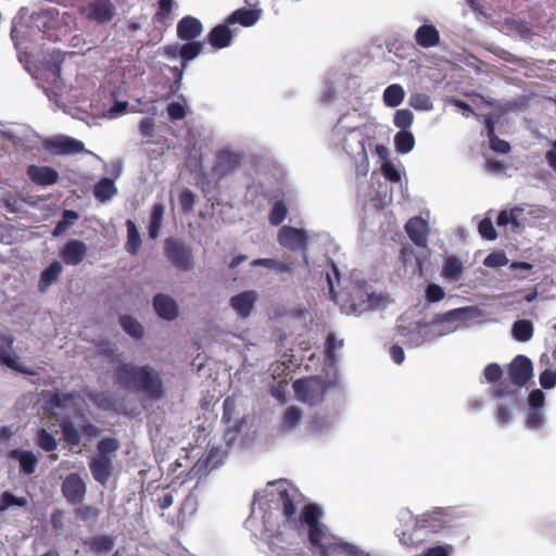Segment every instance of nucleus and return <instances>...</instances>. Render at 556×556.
<instances>
[{"label":"nucleus","instance_id":"338daca9","mask_svg":"<svg viewBox=\"0 0 556 556\" xmlns=\"http://www.w3.org/2000/svg\"><path fill=\"white\" fill-rule=\"evenodd\" d=\"M511 419L509 409L504 405H498L496 410V421L500 425H507Z\"/></svg>","mask_w":556,"mask_h":556},{"label":"nucleus","instance_id":"5fc2aeb1","mask_svg":"<svg viewBox=\"0 0 556 556\" xmlns=\"http://www.w3.org/2000/svg\"><path fill=\"white\" fill-rule=\"evenodd\" d=\"M64 517H65V510L62 508H55L53 509L50 522L54 531L61 532L64 530Z\"/></svg>","mask_w":556,"mask_h":556},{"label":"nucleus","instance_id":"6ab92c4d","mask_svg":"<svg viewBox=\"0 0 556 556\" xmlns=\"http://www.w3.org/2000/svg\"><path fill=\"white\" fill-rule=\"evenodd\" d=\"M153 306L160 317L173 320L178 316V306L169 295L159 293L153 299Z\"/></svg>","mask_w":556,"mask_h":556},{"label":"nucleus","instance_id":"2f4dec72","mask_svg":"<svg viewBox=\"0 0 556 556\" xmlns=\"http://www.w3.org/2000/svg\"><path fill=\"white\" fill-rule=\"evenodd\" d=\"M164 216V205L162 203H155L152 207L149 224V236L151 239L159 237L162 222Z\"/></svg>","mask_w":556,"mask_h":556},{"label":"nucleus","instance_id":"37998d69","mask_svg":"<svg viewBox=\"0 0 556 556\" xmlns=\"http://www.w3.org/2000/svg\"><path fill=\"white\" fill-rule=\"evenodd\" d=\"M410 106L418 111H429L432 109L431 98L421 92L412 93L408 100Z\"/></svg>","mask_w":556,"mask_h":556},{"label":"nucleus","instance_id":"aec40b11","mask_svg":"<svg viewBox=\"0 0 556 556\" xmlns=\"http://www.w3.org/2000/svg\"><path fill=\"white\" fill-rule=\"evenodd\" d=\"M206 40L214 49H224L230 46L232 41V31L226 22L225 24H218L211 29Z\"/></svg>","mask_w":556,"mask_h":556},{"label":"nucleus","instance_id":"412c9836","mask_svg":"<svg viewBox=\"0 0 556 556\" xmlns=\"http://www.w3.org/2000/svg\"><path fill=\"white\" fill-rule=\"evenodd\" d=\"M415 41L425 49L435 47L440 42V33L434 25L424 24L417 28Z\"/></svg>","mask_w":556,"mask_h":556},{"label":"nucleus","instance_id":"423d86ee","mask_svg":"<svg viewBox=\"0 0 556 556\" xmlns=\"http://www.w3.org/2000/svg\"><path fill=\"white\" fill-rule=\"evenodd\" d=\"M80 13L86 20L103 25L114 18L116 8L112 0H90L81 8Z\"/></svg>","mask_w":556,"mask_h":556},{"label":"nucleus","instance_id":"0eeeda50","mask_svg":"<svg viewBox=\"0 0 556 556\" xmlns=\"http://www.w3.org/2000/svg\"><path fill=\"white\" fill-rule=\"evenodd\" d=\"M278 243L290 250L303 252V261L308 264L307 256V235L304 229L294 228L291 226H282L278 231Z\"/></svg>","mask_w":556,"mask_h":556},{"label":"nucleus","instance_id":"f03ea898","mask_svg":"<svg viewBox=\"0 0 556 556\" xmlns=\"http://www.w3.org/2000/svg\"><path fill=\"white\" fill-rule=\"evenodd\" d=\"M321 510L316 504H306L300 515V520L308 527V541L309 543L319 548L323 556H327L329 549L337 555L344 556H361L362 553L357 551L352 544L340 542L326 546L324 541L327 538V529L320 522Z\"/></svg>","mask_w":556,"mask_h":556},{"label":"nucleus","instance_id":"052dcab7","mask_svg":"<svg viewBox=\"0 0 556 556\" xmlns=\"http://www.w3.org/2000/svg\"><path fill=\"white\" fill-rule=\"evenodd\" d=\"M167 114L172 121H179L186 117V109L179 102H172L167 105Z\"/></svg>","mask_w":556,"mask_h":556},{"label":"nucleus","instance_id":"a19ab883","mask_svg":"<svg viewBox=\"0 0 556 556\" xmlns=\"http://www.w3.org/2000/svg\"><path fill=\"white\" fill-rule=\"evenodd\" d=\"M28 501L25 497H17L9 491H5L0 496V513L7 510L11 506H27Z\"/></svg>","mask_w":556,"mask_h":556},{"label":"nucleus","instance_id":"c9c22d12","mask_svg":"<svg viewBox=\"0 0 556 556\" xmlns=\"http://www.w3.org/2000/svg\"><path fill=\"white\" fill-rule=\"evenodd\" d=\"M121 443L116 438L105 437L97 443V456L112 457L119 450Z\"/></svg>","mask_w":556,"mask_h":556},{"label":"nucleus","instance_id":"b1692460","mask_svg":"<svg viewBox=\"0 0 556 556\" xmlns=\"http://www.w3.org/2000/svg\"><path fill=\"white\" fill-rule=\"evenodd\" d=\"M117 193V188L111 178H101L93 187V195L100 202L111 200Z\"/></svg>","mask_w":556,"mask_h":556},{"label":"nucleus","instance_id":"2eb2a0df","mask_svg":"<svg viewBox=\"0 0 556 556\" xmlns=\"http://www.w3.org/2000/svg\"><path fill=\"white\" fill-rule=\"evenodd\" d=\"M28 178L38 186H52L59 181V173L51 166L28 165L26 169Z\"/></svg>","mask_w":556,"mask_h":556},{"label":"nucleus","instance_id":"ea45409f","mask_svg":"<svg viewBox=\"0 0 556 556\" xmlns=\"http://www.w3.org/2000/svg\"><path fill=\"white\" fill-rule=\"evenodd\" d=\"M354 130L349 131V135L343 140L344 150L351 155H366V147L364 137L361 136L356 140V147H353L351 140L354 139Z\"/></svg>","mask_w":556,"mask_h":556},{"label":"nucleus","instance_id":"69168bd1","mask_svg":"<svg viewBox=\"0 0 556 556\" xmlns=\"http://www.w3.org/2000/svg\"><path fill=\"white\" fill-rule=\"evenodd\" d=\"M0 364L5 365L11 369L23 371L20 369L16 358L7 353L2 346H0Z\"/></svg>","mask_w":556,"mask_h":556},{"label":"nucleus","instance_id":"6e6552de","mask_svg":"<svg viewBox=\"0 0 556 556\" xmlns=\"http://www.w3.org/2000/svg\"><path fill=\"white\" fill-rule=\"evenodd\" d=\"M61 493L71 505H79L87 493V484L78 472L68 473L61 484Z\"/></svg>","mask_w":556,"mask_h":556},{"label":"nucleus","instance_id":"49530a36","mask_svg":"<svg viewBox=\"0 0 556 556\" xmlns=\"http://www.w3.org/2000/svg\"><path fill=\"white\" fill-rule=\"evenodd\" d=\"M195 203V195L190 189H184L179 194V204L184 213H190Z\"/></svg>","mask_w":556,"mask_h":556},{"label":"nucleus","instance_id":"20e7f679","mask_svg":"<svg viewBox=\"0 0 556 556\" xmlns=\"http://www.w3.org/2000/svg\"><path fill=\"white\" fill-rule=\"evenodd\" d=\"M80 419L81 422L79 427H77L75 422L68 417L63 418L60 422L63 440L71 447L79 445L83 435L91 440L97 438L101 432V429L93 425L84 415L80 416Z\"/></svg>","mask_w":556,"mask_h":556},{"label":"nucleus","instance_id":"774afa93","mask_svg":"<svg viewBox=\"0 0 556 556\" xmlns=\"http://www.w3.org/2000/svg\"><path fill=\"white\" fill-rule=\"evenodd\" d=\"M390 356L395 364H402L405 358L404 350L400 345L393 344L390 348Z\"/></svg>","mask_w":556,"mask_h":556},{"label":"nucleus","instance_id":"e2e57ef3","mask_svg":"<svg viewBox=\"0 0 556 556\" xmlns=\"http://www.w3.org/2000/svg\"><path fill=\"white\" fill-rule=\"evenodd\" d=\"M382 175L390 180L391 182H399L401 180V175L399 170L391 163H384L381 167Z\"/></svg>","mask_w":556,"mask_h":556},{"label":"nucleus","instance_id":"f704fd0d","mask_svg":"<svg viewBox=\"0 0 556 556\" xmlns=\"http://www.w3.org/2000/svg\"><path fill=\"white\" fill-rule=\"evenodd\" d=\"M486 135L490 141V148L502 154H507L510 151V144L501 138H498L494 131V125L491 121H488Z\"/></svg>","mask_w":556,"mask_h":556},{"label":"nucleus","instance_id":"09e8293b","mask_svg":"<svg viewBox=\"0 0 556 556\" xmlns=\"http://www.w3.org/2000/svg\"><path fill=\"white\" fill-rule=\"evenodd\" d=\"M508 260L504 252H492L483 261L486 267L497 268L505 266Z\"/></svg>","mask_w":556,"mask_h":556},{"label":"nucleus","instance_id":"c756f323","mask_svg":"<svg viewBox=\"0 0 556 556\" xmlns=\"http://www.w3.org/2000/svg\"><path fill=\"white\" fill-rule=\"evenodd\" d=\"M405 97L403 87L399 84L388 86L383 91V102L387 106L395 108L400 105Z\"/></svg>","mask_w":556,"mask_h":556},{"label":"nucleus","instance_id":"c03bdc74","mask_svg":"<svg viewBox=\"0 0 556 556\" xmlns=\"http://www.w3.org/2000/svg\"><path fill=\"white\" fill-rule=\"evenodd\" d=\"M414 121V114L408 109H401L394 113L393 123L401 130L409 128Z\"/></svg>","mask_w":556,"mask_h":556},{"label":"nucleus","instance_id":"393cba45","mask_svg":"<svg viewBox=\"0 0 556 556\" xmlns=\"http://www.w3.org/2000/svg\"><path fill=\"white\" fill-rule=\"evenodd\" d=\"M13 457H17L20 462V471L25 475H33L38 465V458L30 451H13Z\"/></svg>","mask_w":556,"mask_h":556},{"label":"nucleus","instance_id":"79ce46f5","mask_svg":"<svg viewBox=\"0 0 556 556\" xmlns=\"http://www.w3.org/2000/svg\"><path fill=\"white\" fill-rule=\"evenodd\" d=\"M288 208L283 201H276L273 205L268 219L273 226L280 225L287 217Z\"/></svg>","mask_w":556,"mask_h":556},{"label":"nucleus","instance_id":"f3484780","mask_svg":"<svg viewBox=\"0 0 556 556\" xmlns=\"http://www.w3.org/2000/svg\"><path fill=\"white\" fill-rule=\"evenodd\" d=\"M203 31L201 21L194 16H184L177 24V37L180 40H195Z\"/></svg>","mask_w":556,"mask_h":556},{"label":"nucleus","instance_id":"603ef678","mask_svg":"<svg viewBox=\"0 0 556 556\" xmlns=\"http://www.w3.org/2000/svg\"><path fill=\"white\" fill-rule=\"evenodd\" d=\"M236 412V401L231 396H227L223 403V416L222 421L229 425Z\"/></svg>","mask_w":556,"mask_h":556},{"label":"nucleus","instance_id":"e433bc0d","mask_svg":"<svg viewBox=\"0 0 556 556\" xmlns=\"http://www.w3.org/2000/svg\"><path fill=\"white\" fill-rule=\"evenodd\" d=\"M74 514L83 522L94 523L100 516V509L93 505H79L74 509Z\"/></svg>","mask_w":556,"mask_h":556},{"label":"nucleus","instance_id":"ddd939ff","mask_svg":"<svg viewBox=\"0 0 556 556\" xmlns=\"http://www.w3.org/2000/svg\"><path fill=\"white\" fill-rule=\"evenodd\" d=\"M87 250V244L84 241L71 239L62 248L60 256L66 265L76 266L85 260Z\"/></svg>","mask_w":556,"mask_h":556},{"label":"nucleus","instance_id":"72a5a7b5","mask_svg":"<svg viewBox=\"0 0 556 556\" xmlns=\"http://www.w3.org/2000/svg\"><path fill=\"white\" fill-rule=\"evenodd\" d=\"M303 417L302 410L296 406H289L282 417L281 428L285 431H290L296 428Z\"/></svg>","mask_w":556,"mask_h":556},{"label":"nucleus","instance_id":"1a4fd4ad","mask_svg":"<svg viewBox=\"0 0 556 556\" xmlns=\"http://www.w3.org/2000/svg\"><path fill=\"white\" fill-rule=\"evenodd\" d=\"M507 374L510 382L516 388L525 387L533 376L532 362L526 355H517L509 363Z\"/></svg>","mask_w":556,"mask_h":556},{"label":"nucleus","instance_id":"4c0bfd02","mask_svg":"<svg viewBox=\"0 0 556 556\" xmlns=\"http://www.w3.org/2000/svg\"><path fill=\"white\" fill-rule=\"evenodd\" d=\"M114 547V539L108 535H98L90 541V551L96 554L110 553Z\"/></svg>","mask_w":556,"mask_h":556},{"label":"nucleus","instance_id":"f8f14e48","mask_svg":"<svg viewBox=\"0 0 556 556\" xmlns=\"http://www.w3.org/2000/svg\"><path fill=\"white\" fill-rule=\"evenodd\" d=\"M242 156L239 153L220 150L216 153V160L212 167V172L219 179L233 173L241 164Z\"/></svg>","mask_w":556,"mask_h":556},{"label":"nucleus","instance_id":"473e14b6","mask_svg":"<svg viewBox=\"0 0 556 556\" xmlns=\"http://www.w3.org/2000/svg\"><path fill=\"white\" fill-rule=\"evenodd\" d=\"M394 146L397 153L406 154L414 149L415 137L410 131L401 130L394 136Z\"/></svg>","mask_w":556,"mask_h":556},{"label":"nucleus","instance_id":"c85d7f7f","mask_svg":"<svg viewBox=\"0 0 556 556\" xmlns=\"http://www.w3.org/2000/svg\"><path fill=\"white\" fill-rule=\"evenodd\" d=\"M464 267L462 262L454 255L446 257L442 275L450 280L457 281L462 277Z\"/></svg>","mask_w":556,"mask_h":556},{"label":"nucleus","instance_id":"0e129e2a","mask_svg":"<svg viewBox=\"0 0 556 556\" xmlns=\"http://www.w3.org/2000/svg\"><path fill=\"white\" fill-rule=\"evenodd\" d=\"M155 122L153 117H143L139 123V130L144 137H152L154 132Z\"/></svg>","mask_w":556,"mask_h":556},{"label":"nucleus","instance_id":"4468645a","mask_svg":"<svg viewBox=\"0 0 556 556\" xmlns=\"http://www.w3.org/2000/svg\"><path fill=\"white\" fill-rule=\"evenodd\" d=\"M408 238L419 248H426L428 243L429 226L420 216L412 217L405 224Z\"/></svg>","mask_w":556,"mask_h":556},{"label":"nucleus","instance_id":"3c124183","mask_svg":"<svg viewBox=\"0 0 556 556\" xmlns=\"http://www.w3.org/2000/svg\"><path fill=\"white\" fill-rule=\"evenodd\" d=\"M483 374L488 382L495 383L501 380L503 376V369L498 364L491 363L485 366Z\"/></svg>","mask_w":556,"mask_h":556},{"label":"nucleus","instance_id":"bb28decb","mask_svg":"<svg viewBox=\"0 0 556 556\" xmlns=\"http://www.w3.org/2000/svg\"><path fill=\"white\" fill-rule=\"evenodd\" d=\"M533 324L528 319L516 320L511 328V333L515 340L519 342H527L533 337Z\"/></svg>","mask_w":556,"mask_h":556},{"label":"nucleus","instance_id":"9b49d317","mask_svg":"<svg viewBox=\"0 0 556 556\" xmlns=\"http://www.w3.org/2000/svg\"><path fill=\"white\" fill-rule=\"evenodd\" d=\"M43 147L55 155H71L85 151L84 142L67 136L47 139L43 142Z\"/></svg>","mask_w":556,"mask_h":556},{"label":"nucleus","instance_id":"de8ad7c7","mask_svg":"<svg viewBox=\"0 0 556 556\" xmlns=\"http://www.w3.org/2000/svg\"><path fill=\"white\" fill-rule=\"evenodd\" d=\"M478 230L481 237L486 240H495L497 237V232L490 218H483L478 225Z\"/></svg>","mask_w":556,"mask_h":556},{"label":"nucleus","instance_id":"bf43d9fd","mask_svg":"<svg viewBox=\"0 0 556 556\" xmlns=\"http://www.w3.org/2000/svg\"><path fill=\"white\" fill-rule=\"evenodd\" d=\"M74 400L73 393H60L55 392L51 399L50 403L58 408H64L66 405Z\"/></svg>","mask_w":556,"mask_h":556},{"label":"nucleus","instance_id":"58836bf2","mask_svg":"<svg viewBox=\"0 0 556 556\" xmlns=\"http://www.w3.org/2000/svg\"><path fill=\"white\" fill-rule=\"evenodd\" d=\"M173 0H159V10L153 15V23L165 26L173 11Z\"/></svg>","mask_w":556,"mask_h":556},{"label":"nucleus","instance_id":"4be33fe9","mask_svg":"<svg viewBox=\"0 0 556 556\" xmlns=\"http://www.w3.org/2000/svg\"><path fill=\"white\" fill-rule=\"evenodd\" d=\"M260 20V11L252 9H238L233 11L227 18L228 25L240 24L244 27L254 25Z\"/></svg>","mask_w":556,"mask_h":556},{"label":"nucleus","instance_id":"680f3d73","mask_svg":"<svg viewBox=\"0 0 556 556\" xmlns=\"http://www.w3.org/2000/svg\"><path fill=\"white\" fill-rule=\"evenodd\" d=\"M503 396H510L513 399V402H517V390H514L510 388V386L503 381L500 382L497 388L494 391V397H503Z\"/></svg>","mask_w":556,"mask_h":556},{"label":"nucleus","instance_id":"cd10ccee","mask_svg":"<svg viewBox=\"0 0 556 556\" xmlns=\"http://www.w3.org/2000/svg\"><path fill=\"white\" fill-rule=\"evenodd\" d=\"M203 50V42L189 40L184 43L179 49V56L181 58L182 67H187L189 61L195 59Z\"/></svg>","mask_w":556,"mask_h":556},{"label":"nucleus","instance_id":"dca6fc26","mask_svg":"<svg viewBox=\"0 0 556 556\" xmlns=\"http://www.w3.org/2000/svg\"><path fill=\"white\" fill-rule=\"evenodd\" d=\"M89 469L98 483L106 485L113 473V459L112 457L94 456L89 462Z\"/></svg>","mask_w":556,"mask_h":556},{"label":"nucleus","instance_id":"864d4df0","mask_svg":"<svg viewBox=\"0 0 556 556\" xmlns=\"http://www.w3.org/2000/svg\"><path fill=\"white\" fill-rule=\"evenodd\" d=\"M544 418L541 409H531L528 413L526 426L529 429H540L543 426Z\"/></svg>","mask_w":556,"mask_h":556},{"label":"nucleus","instance_id":"39448f33","mask_svg":"<svg viewBox=\"0 0 556 556\" xmlns=\"http://www.w3.org/2000/svg\"><path fill=\"white\" fill-rule=\"evenodd\" d=\"M164 254L167 261L180 271H189L194 266L191 248L179 239L167 238L164 241Z\"/></svg>","mask_w":556,"mask_h":556},{"label":"nucleus","instance_id":"a18cd8bd","mask_svg":"<svg viewBox=\"0 0 556 556\" xmlns=\"http://www.w3.org/2000/svg\"><path fill=\"white\" fill-rule=\"evenodd\" d=\"M37 444L46 452H53L58 446V442L53 434L46 429L39 430L37 435Z\"/></svg>","mask_w":556,"mask_h":556},{"label":"nucleus","instance_id":"9d476101","mask_svg":"<svg viewBox=\"0 0 556 556\" xmlns=\"http://www.w3.org/2000/svg\"><path fill=\"white\" fill-rule=\"evenodd\" d=\"M277 504L288 522H296L298 506L302 502V495L295 489H279Z\"/></svg>","mask_w":556,"mask_h":556},{"label":"nucleus","instance_id":"7ed1b4c3","mask_svg":"<svg viewBox=\"0 0 556 556\" xmlns=\"http://www.w3.org/2000/svg\"><path fill=\"white\" fill-rule=\"evenodd\" d=\"M330 383L318 376L298 379L293 382V390L299 401L311 406L321 403Z\"/></svg>","mask_w":556,"mask_h":556},{"label":"nucleus","instance_id":"a878e982","mask_svg":"<svg viewBox=\"0 0 556 556\" xmlns=\"http://www.w3.org/2000/svg\"><path fill=\"white\" fill-rule=\"evenodd\" d=\"M123 330L134 339H141L144 334L142 325L130 315H121L118 318Z\"/></svg>","mask_w":556,"mask_h":556},{"label":"nucleus","instance_id":"5701e85b","mask_svg":"<svg viewBox=\"0 0 556 556\" xmlns=\"http://www.w3.org/2000/svg\"><path fill=\"white\" fill-rule=\"evenodd\" d=\"M62 271V264L59 261H53L40 275L38 283L39 291L46 292L48 288L59 279Z\"/></svg>","mask_w":556,"mask_h":556},{"label":"nucleus","instance_id":"4d7b16f0","mask_svg":"<svg viewBox=\"0 0 556 556\" xmlns=\"http://www.w3.org/2000/svg\"><path fill=\"white\" fill-rule=\"evenodd\" d=\"M540 384L544 389H552L556 386V371L553 369H545L540 374Z\"/></svg>","mask_w":556,"mask_h":556},{"label":"nucleus","instance_id":"13d9d810","mask_svg":"<svg viewBox=\"0 0 556 556\" xmlns=\"http://www.w3.org/2000/svg\"><path fill=\"white\" fill-rule=\"evenodd\" d=\"M98 354L109 359L116 357L117 348L110 341H102L97 345Z\"/></svg>","mask_w":556,"mask_h":556},{"label":"nucleus","instance_id":"6e6d98bb","mask_svg":"<svg viewBox=\"0 0 556 556\" xmlns=\"http://www.w3.org/2000/svg\"><path fill=\"white\" fill-rule=\"evenodd\" d=\"M528 403L531 409H541L545 403V395L543 391L536 389L530 392Z\"/></svg>","mask_w":556,"mask_h":556},{"label":"nucleus","instance_id":"7c9ffc66","mask_svg":"<svg viewBox=\"0 0 556 556\" xmlns=\"http://www.w3.org/2000/svg\"><path fill=\"white\" fill-rule=\"evenodd\" d=\"M126 228H127V242H126V251L130 253L131 255H136L140 249L141 245V238L140 233L137 229L136 224L128 219L126 222Z\"/></svg>","mask_w":556,"mask_h":556},{"label":"nucleus","instance_id":"8fccbe9b","mask_svg":"<svg viewBox=\"0 0 556 556\" xmlns=\"http://www.w3.org/2000/svg\"><path fill=\"white\" fill-rule=\"evenodd\" d=\"M445 292L443 288L437 283H429L426 288V300L429 303H435L443 300Z\"/></svg>","mask_w":556,"mask_h":556},{"label":"nucleus","instance_id":"f257e3e1","mask_svg":"<svg viewBox=\"0 0 556 556\" xmlns=\"http://www.w3.org/2000/svg\"><path fill=\"white\" fill-rule=\"evenodd\" d=\"M114 380L124 390H130L157 402L166 395L161 374L149 365L119 363L114 369Z\"/></svg>","mask_w":556,"mask_h":556},{"label":"nucleus","instance_id":"a211bd4d","mask_svg":"<svg viewBox=\"0 0 556 556\" xmlns=\"http://www.w3.org/2000/svg\"><path fill=\"white\" fill-rule=\"evenodd\" d=\"M257 300V293L253 290L243 291L239 294L233 295L230 299V306L237 312V314L247 318L251 315L254 309L255 302Z\"/></svg>","mask_w":556,"mask_h":556}]
</instances>
